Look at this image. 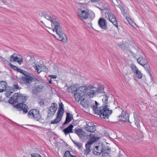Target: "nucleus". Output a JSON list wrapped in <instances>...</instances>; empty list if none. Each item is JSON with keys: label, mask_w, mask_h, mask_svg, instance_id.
I'll use <instances>...</instances> for the list:
<instances>
[{"label": "nucleus", "mask_w": 157, "mask_h": 157, "mask_svg": "<svg viewBox=\"0 0 157 157\" xmlns=\"http://www.w3.org/2000/svg\"><path fill=\"white\" fill-rule=\"evenodd\" d=\"M95 105H91L95 113L98 115H100V117L101 119H108L112 112V110L109 109L108 106L105 105L104 106L102 105L101 107H98V103L95 101Z\"/></svg>", "instance_id": "obj_1"}, {"label": "nucleus", "mask_w": 157, "mask_h": 157, "mask_svg": "<svg viewBox=\"0 0 157 157\" xmlns=\"http://www.w3.org/2000/svg\"><path fill=\"white\" fill-rule=\"evenodd\" d=\"M50 21L51 22V25L52 31L56 32L61 39H67L65 34L62 31V28L59 23L56 20L55 16H50Z\"/></svg>", "instance_id": "obj_2"}, {"label": "nucleus", "mask_w": 157, "mask_h": 157, "mask_svg": "<svg viewBox=\"0 0 157 157\" xmlns=\"http://www.w3.org/2000/svg\"><path fill=\"white\" fill-rule=\"evenodd\" d=\"M28 97L20 93L14 94L8 101L13 106L17 103H23L27 100Z\"/></svg>", "instance_id": "obj_3"}, {"label": "nucleus", "mask_w": 157, "mask_h": 157, "mask_svg": "<svg viewBox=\"0 0 157 157\" xmlns=\"http://www.w3.org/2000/svg\"><path fill=\"white\" fill-rule=\"evenodd\" d=\"M86 87L81 86L80 87L75 93V97L77 101H79L82 99L86 93Z\"/></svg>", "instance_id": "obj_4"}, {"label": "nucleus", "mask_w": 157, "mask_h": 157, "mask_svg": "<svg viewBox=\"0 0 157 157\" xmlns=\"http://www.w3.org/2000/svg\"><path fill=\"white\" fill-rule=\"evenodd\" d=\"M29 118L33 119L36 121H39L41 118L39 111L38 109H31L28 113Z\"/></svg>", "instance_id": "obj_5"}, {"label": "nucleus", "mask_w": 157, "mask_h": 157, "mask_svg": "<svg viewBox=\"0 0 157 157\" xmlns=\"http://www.w3.org/2000/svg\"><path fill=\"white\" fill-rule=\"evenodd\" d=\"M33 75L28 72L21 78L20 82L22 84H28L32 82L33 80Z\"/></svg>", "instance_id": "obj_6"}, {"label": "nucleus", "mask_w": 157, "mask_h": 157, "mask_svg": "<svg viewBox=\"0 0 157 157\" xmlns=\"http://www.w3.org/2000/svg\"><path fill=\"white\" fill-rule=\"evenodd\" d=\"M78 14L79 17L83 19H86L89 15L88 10L86 9H78Z\"/></svg>", "instance_id": "obj_7"}, {"label": "nucleus", "mask_w": 157, "mask_h": 157, "mask_svg": "<svg viewBox=\"0 0 157 157\" xmlns=\"http://www.w3.org/2000/svg\"><path fill=\"white\" fill-rule=\"evenodd\" d=\"M14 107L17 108L19 111H23L24 114L28 112V107L25 104L20 103Z\"/></svg>", "instance_id": "obj_8"}, {"label": "nucleus", "mask_w": 157, "mask_h": 157, "mask_svg": "<svg viewBox=\"0 0 157 157\" xmlns=\"http://www.w3.org/2000/svg\"><path fill=\"white\" fill-rule=\"evenodd\" d=\"M107 14L108 16L109 20L110 22H112L113 24L116 27H118V22L117 21L116 19L115 16L113 14L110 12H108L107 13Z\"/></svg>", "instance_id": "obj_9"}, {"label": "nucleus", "mask_w": 157, "mask_h": 157, "mask_svg": "<svg viewBox=\"0 0 157 157\" xmlns=\"http://www.w3.org/2000/svg\"><path fill=\"white\" fill-rule=\"evenodd\" d=\"M137 61L138 63L141 66L146 65L148 63L147 59L141 56L137 59Z\"/></svg>", "instance_id": "obj_10"}, {"label": "nucleus", "mask_w": 157, "mask_h": 157, "mask_svg": "<svg viewBox=\"0 0 157 157\" xmlns=\"http://www.w3.org/2000/svg\"><path fill=\"white\" fill-rule=\"evenodd\" d=\"M92 144H93L92 142L89 140L86 144V149L84 151L85 155H87L89 154L91 151V145Z\"/></svg>", "instance_id": "obj_11"}, {"label": "nucleus", "mask_w": 157, "mask_h": 157, "mask_svg": "<svg viewBox=\"0 0 157 157\" xmlns=\"http://www.w3.org/2000/svg\"><path fill=\"white\" fill-rule=\"evenodd\" d=\"M106 23V21L102 18H100L98 21V25L100 27L103 29H105L107 28Z\"/></svg>", "instance_id": "obj_12"}, {"label": "nucleus", "mask_w": 157, "mask_h": 157, "mask_svg": "<svg viewBox=\"0 0 157 157\" xmlns=\"http://www.w3.org/2000/svg\"><path fill=\"white\" fill-rule=\"evenodd\" d=\"M57 104L56 103H53L50 107V114L52 116L55 113L57 109Z\"/></svg>", "instance_id": "obj_13"}, {"label": "nucleus", "mask_w": 157, "mask_h": 157, "mask_svg": "<svg viewBox=\"0 0 157 157\" xmlns=\"http://www.w3.org/2000/svg\"><path fill=\"white\" fill-rule=\"evenodd\" d=\"M133 113L134 117L135 119V124L137 128H140V121L139 119V116L136 112H134Z\"/></svg>", "instance_id": "obj_14"}, {"label": "nucleus", "mask_w": 157, "mask_h": 157, "mask_svg": "<svg viewBox=\"0 0 157 157\" xmlns=\"http://www.w3.org/2000/svg\"><path fill=\"white\" fill-rule=\"evenodd\" d=\"M73 125L71 124L68 126L64 129L63 131L66 136L70 133L73 132Z\"/></svg>", "instance_id": "obj_15"}, {"label": "nucleus", "mask_w": 157, "mask_h": 157, "mask_svg": "<svg viewBox=\"0 0 157 157\" xmlns=\"http://www.w3.org/2000/svg\"><path fill=\"white\" fill-rule=\"evenodd\" d=\"M33 66L35 68L36 71L38 74H39L43 71V65L40 64V65L37 63H33Z\"/></svg>", "instance_id": "obj_16"}, {"label": "nucleus", "mask_w": 157, "mask_h": 157, "mask_svg": "<svg viewBox=\"0 0 157 157\" xmlns=\"http://www.w3.org/2000/svg\"><path fill=\"white\" fill-rule=\"evenodd\" d=\"M43 88V86L41 85H38L34 87L32 90L33 93L37 94L41 92Z\"/></svg>", "instance_id": "obj_17"}, {"label": "nucleus", "mask_w": 157, "mask_h": 157, "mask_svg": "<svg viewBox=\"0 0 157 157\" xmlns=\"http://www.w3.org/2000/svg\"><path fill=\"white\" fill-rule=\"evenodd\" d=\"M10 61H16L20 64H21L22 62V60L21 59L18 58L16 54H13L11 56Z\"/></svg>", "instance_id": "obj_18"}, {"label": "nucleus", "mask_w": 157, "mask_h": 157, "mask_svg": "<svg viewBox=\"0 0 157 157\" xmlns=\"http://www.w3.org/2000/svg\"><path fill=\"white\" fill-rule=\"evenodd\" d=\"M72 115L69 113H67L65 121L63 124V125H64L70 122L72 120Z\"/></svg>", "instance_id": "obj_19"}, {"label": "nucleus", "mask_w": 157, "mask_h": 157, "mask_svg": "<svg viewBox=\"0 0 157 157\" xmlns=\"http://www.w3.org/2000/svg\"><path fill=\"white\" fill-rule=\"evenodd\" d=\"M74 130L75 133L80 138H82L84 137V132L82 131V129L79 128L75 129Z\"/></svg>", "instance_id": "obj_20"}, {"label": "nucleus", "mask_w": 157, "mask_h": 157, "mask_svg": "<svg viewBox=\"0 0 157 157\" xmlns=\"http://www.w3.org/2000/svg\"><path fill=\"white\" fill-rule=\"evenodd\" d=\"M7 86V84L6 82L3 81H0V93L6 90Z\"/></svg>", "instance_id": "obj_21"}, {"label": "nucleus", "mask_w": 157, "mask_h": 157, "mask_svg": "<svg viewBox=\"0 0 157 157\" xmlns=\"http://www.w3.org/2000/svg\"><path fill=\"white\" fill-rule=\"evenodd\" d=\"M102 152V149H99V147L98 146H96L94 148H93V153L95 155H98L100 154Z\"/></svg>", "instance_id": "obj_22"}, {"label": "nucleus", "mask_w": 157, "mask_h": 157, "mask_svg": "<svg viewBox=\"0 0 157 157\" xmlns=\"http://www.w3.org/2000/svg\"><path fill=\"white\" fill-rule=\"evenodd\" d=\"M121 120L124 121H128L131 123L129 121V115L128 113H125L124 115L122 113Z\"/></svg>", "instance_id": "obj_23"}, {"label": "nucleus", "mask_w": 157, "mask_h": 157, "mask_svg": "<svg viewBox=\"0 0 157 157\" xmlns=\"http://www.w3.org/2000/svg\"><path fill=\"white\" fill-rule=\"evenodd\" d=\"M78 89L75 85H72L69 87L67 89V91L70 93L76 92Z\"/></svg>", "instance_id": "obj_24"}, {"label": "nucleus", "mask_w": 157, "mask_h": 157, "mask_svg": "<svg viewBox=\"0 0 157 157\" xmlns=\"http://www.w3.org/2000/svg\"><path fill=\"white\" fill-rule=\"evenodd\" d=\"M104 86L101 84H100L98 89L95 91L96 94H98L99 93H105V92L104 91Z\"/></svg>", "instance_id": "obj_25"}, {"label": "nucleus", "mask_w": 157, "mask_h": 157, "mask_svg": "<svg viewBox=\"0 0 157 157\" xmlns=\"http://www.w3.org/2000/svg\"><path fill=\"white\" fill-rule=\"evenodd\" d=\"M85 128L87 132H94L96 130L95 125L85 127Z\"/></svg>", "instance_id": "obj_26"}, {"label": "nucleus", "mask_w": 157, "mask_h": 157, "mask_svg": "<svg viewBox=\"0 0 157 157\" xmlns=\"http://www.w3.org/2000/svg\"><path fill=\"white\" fill-rule=\"evenodd\" d=\"M89 136L90 137V138L89 140L90 142H92L93 144L95 142L98 141L100 139V137L95 136L94 135H92L91 134H90Z\"/></svg>", "instance_id": "obj_27"}, {"label": "nucleus", "mask_w": 157, "mask_h": 157, "mask_svg": "<svg viewBox=\"0 0 157 157\" xmlns=\"http://www.w3.org/2000/svg\"><path fill=\"white\" fill-rule=\"evenodd\" d=\"M72 141L75 146H76L79 149L82 148V143L73 140Z\"/></svg>", "instance_id": "obj_28"}, {"label": "nucleus", "mask_w": 157, "mask_h": 157, "mask_svg": "<svg viewBox=\"0 0 157 157\" xmlns=\"http://www.w3.org/2000/svg\"><path fill=\"white\" fill-rule=\"evenodd\" d=\"M126 19L130 25H132L133 27L135 28L136 27V25L135 23L132 20V19L128 17H126Z\"/></svg>", "instance_id": "obj_29"}, {"label": "nucleus", "mask_w": 157, "mask_h": 157, "mask_svg": "<svg viewBox=\"0 0 157 157\" xmlns=\"http://www.w3.org/2000/svg\"><path fill=\"white\" fill-rule=\"evenodd\" d=\"M135 77L138 79H141L142 77V74L138 70L134 73Z\"/></svg>", "instance_id": "obj_30"}, {"label": "nucleus", "mask_w": 157, "mask_h": 157, "mask_svg": "<svg viewBox=\"0 0 157 157\" xmlns=\"http://www.w3.org/2000/svg\"><path fill=\"white\" fill-rule=\"evenodd\" d=\"M87 92L86 95H87L90 98L93 97L97 94L95 90H92L90 91L86 92Z\"/></svg>", "instance_id": "obj_31"}, {"label": "nucleus", "mask_w": 157, "mask_h": 157, "mask_svg": "<svg viewBox=\"0 0 157 157\" xmlns=\"http://www.w3.org/2000/svg\"><path fill=\"white\" fill-rule=\"evenodd\" d=\"M103 96H104L103 98L102 99V101L103 103H104L103 105V106L107 105L108 102V99L109 97L106 94H104Z\"/></svg>", "instance_id": "obj_32"}, {"label": "nucleus", "mask_w": 157, "mask_h": 157, "mask_svg": "<svg viewBox=\"0 0 157 157\" xmlns=\"http://www.w3.org/2000/svg\"><path fill=\"white\" fill-rule=\"evenodd\" d=\"M102 153H104V152L105 153H109L110 151H111V149L109 147L107 146L106 147H105L104 148H102Z\"/></svg>", "instance_id": "obj_33"}, {"label": "nucleus", "mask_w": 157, "mask_h": 157, "mask_svg": "<svg viewBox=\"0 0 157 157\" xmlns=\"http://www.w3.org/2000/svg\"><path fill=\"white\" fill-rule=\"evenodd\" d=\"M64 111L60 110H58L57 113V117L60 119H62Z\"/></svg>", "instance_id": "obj_34"}, {"label": "nucleus", "mask_w": 157, "mask_h": 157, "mask_svg": "<svg viewBox=\"0 0 157 157\" xmlns=\"http://www.w3.org/2000/svg\"><path fill=\"white\" fill-rule=\"evenodd\" d=\"M13 89H12V90L14 91H15L17 90L20 89V87L18 86V83L15 82L14 83L13 85Z\"/></svg>", "instance_id": "obj_35"}, {"label": "nucleus", "mask_w": 157, "mask_h": 157, "mask_svg": "<svg viewBox=\"0 0 157 157\" xmlns=\"http://www.w3.org/2000/svg\"><path fill=\"white\" fill-rule=\"evenodd\" d=\"M118 46L121 48H125L126 45V43L123 41H122V42H120L119 43H118Z\"/></svg>", "instance_id": "obj_36"}, {"label": "nucleus", "mask_w": 157, "mask_h": 157, "mask_svg": "<svg viewBox=\"0 0 157 157\" xmlns=\"http://www.w3.org/2000/svg\"><path fill=\"white\" fill-rule=\"evenodd\" d=\"M61 119L59 117H56V119L52 121L51 124H57L61 120Z\"/></svg>", "instance_id": "obj_37"}, {"label": "nucleus", "mask_w": 157, "mask_h": 157, "mask_svg": "<svg viewBox=\"0 0 157 157\" xmlns=\"http://www.w3.org/2000/svg\"><path fill=\"white\" fill-rule=\"evenodd\" d=\"M130 67L133 73L136 72V71H137L138 70V69L137 68L136 66L133 64H131Z\"/></svg>", "instance_id": "obj_38"}, {"label": "nucleus", "mask_w": 157, "mask_h": 157, "mask_svg": "<svg viewBox=\"0 0 157 157\" xmlns=\"http://www.w3.org/2000/svg\"><path fill=\"white\" fill-rule=\"evenodd\" d=\"M83 86L86 87V91L87 92L91 89H93L95 87L93 86V85H89L88 87L86 86Z\"/></svg>", "instance_id": "obj_39"}, {"label": "nucleus", "mask_w": 157, "mask_h": 157, "mask_svg": "<svg viewBox=\"0 0 157 157\" xmlns=\"http://www.w3.org/2000/svg\"><path fill=\"white\" fill-rule=\"evenodd\" d=\"M72 155L70 154V152L69 151H66L64 153V154L63 157H69Z\"/></svg>", "instance_id": "obj_40"}, {"label": "nucleus", "mask_w": 157, "mask_h": 157, "mask_svg": "<svg viewBox=\"0 0 157 157\" xmlns=\"http://www.w3.org/2000/svg\"><path fill=\"white\" fill-rule=\"evenodd\" d=\"M17 72H20L22 73V74H23L24 75L27 74L28 72L27 71L23 70L22 69H21L20 68L18 69Z\"/></svg>", "instance_id": "obj_41"}, {"label": "nucleus", "mask_w": 157, "mask_h": 157, "mask_svg": "<svg viewBox=\"0 0 157 157\" xmlns=\"http://www.w3.org/2000/svg\"><path fill=\"white\" fill-rule=\"evenodd\" d=\"M144 65V66H142L144 68H145L146 71L147 72H149V71H151V70H150V66L149 65Z\"/></svg>", "instance_id": "obj_42"}, {"label": "nucleus", "mask_w": 157, "mask_h": 157, "mask_svg": "<svg viewBox=\"0 0 157 157\" xmlns=\"http://www.w3.org/2000/svg\"><path fill=\"white\" fill-rule=\"evenodd\" d=\"M85 102L84 107L88 108L90 106V103L89 101L86 100Z\"/></svg>", "instance_id": "obj_43"}, {"label": "nucleus", "mask_w": 157, "mask_h": 157, "mask_svg": "<svg viewBox=\"0 0 157 157\" xmlns=\"http://www.w3.org/2000/svg\"><path fill=\"white\" fill-rule=\"evenodd\" d=\"M59 110H62L63 111H64V108H63V105L62 102H61L59 104Z\"/></svg>", "instance_id": "obj_44"}, {"label": "nucleus", "mask_w": 157, "mask_h": 157, "mask_svg": "<svg viewBox=\"0 0 157 157\" xmlns=\"http://www.w3.org/2000/svg\"><path fill=\"white\" fill-rule=\"evenodd\" d=\"M102 157H111L110 154L109 153H105L104 152V153H102Z\"/></svg>", "instance_id": "obj_45"}, {"label": "nucleus", "mask_w": 157, "mask_h": 157, "mask_svg": "<svg viewBox=\"0 0 157 157\" xmlns=\"http://www.w3.org/2000/svg\"><path fill=\"white\" fill-rule=\"evenodd\" d=\"M13 91L12 89L9 92H8L6 93V95L7 97H9L11 94L13 92Z\"/></svg>", "instance_id": "obj_46"}, {"label": "nucleus", "mask_w": 157, "mask_h": 157, "mask_svg": "<svg viewBox=\"0 0 157 157\" xmlns=\"http://www.w3.org/2000/svg\"><path fill=\"white\" fill-rule=\"evenodd\" d=\"M31 157H42L40 156V155L37 153L31 154Z\"/></svg>", "instance_id": "obj_47"}, {"label": "nucleus", "mask_w": 157, "mask_h": 157, "mask_svg": "<svg viewBox=\"0 0 157 157\" xmlns=\"http://www.w3.org/2000/svg\"><path fill=\"white\" fill-rule=\"evenodd\" d=\"M85 100L84 98L82 99L80 101V104L84 107L85 106Z\"/></svg>", "instance_id": "obj_48"}, {"label": "nucleus", "mask_w": 157, "mask_h": 157, "mask_svg": "<svg viewBox=\"0 0 157 157\" xmlns=\"http://www.w3.org/2000/svg\"><path fill=\"white\" fill-rule=\"evenodd\" d=\"M11 67H12L14 70L17 71L18 69L19 68L13 65H11Z\"/></svg>", "instance_id": "obj_49"}, {"label": "nucleus", "mask_w": 157, "mask_h": 157, "mask_svg": "<svg viewBox=\"0 0 157 157\" xmlns=\"http://www.w3.org/2000/svg\"><path fill=\"white\" fill-rule=\"evenodd\" d=\"M48 99H46L45 100H43L44 102V105H46L48 104Z\"/></svg>", "instance_id": "obj_50"}, {"label": "nucleus", "mask_w": 157, "mask_h": 157, "mask_svg": "<svg viewBox=\"0 0 157 157\" xmlns=\"http://www.w3.org/2000/svg\"><path fill=\"white\" fill-rule=\"evenodd\" d=\"M118 6V7L120 8L121 10L124 8V6L123 5V4H122L121 3L119 4Z\"/></svg>", "instance_id": "obj_51"}, {"label": "nucleus", "mask_w": 157, "mask_h": 157, "mask_svg": "<svg viewBox=\"0 0 157 157\" xmlns=\"http://www.w3.org/2000/svg\"><path fill=\"white\" fill-rule=\"evenodd\" d=\"M94 125L92 123H88L87 124H86L85 126V127H86L89 126H94Z\"/></svg>", "instance_id": "obj_52"}, {"label": "nucleus", "mask_w": 157, "mask_h": 157, "mask_svg": "<svg viewBox=\"0 0 157 157\" xmlns=\"http://www.w3.org/2000/svg\"><path fill=\"white\" fill-rule=\"evenodd\" d=\"M57 75H50V77L51 78L56 79L57 78Z\"/></svg>", "instance_id": "obj_53"}, {"label": "nucleus", "mask_w": 157, "mask_h": 157, "mask_svg": "<svg viewBox=\"0 0 157 157\" xmlns=\"http://www.w3.org/2000/svg\"><path fill=\"white\" fill-rule=\"evenodd\" d=\"M121 10V12L122 13V14H123V15H125L127 14V13H126L125 11V10H124V8H123V9H122Z\"/></svg>", "instance_id": "obj_54"}, {"label": "nucleus", "mask_w": 157, "mask_h": 157, "mask_svg": "<svg viewBox=\"0 0 157 157\" xmlns=\"http://www.w3.org/2000/svg\"><path fill=\"white\" fill-rule=\"evenodd\" d=\"M39 104L41 106H44V102L43 101H41L39 102Z\"/></svg>", "instance_id": "obj_55"}, {"label": "nucleus", "mask_w": 157, "mask_h": 157, "mask_svg": "<svg viewBox=\"0 0 157 157\" xmlns=\"http://www.w3.org/2000/svg\"><path fill=\"white\" fill-rule=\"evenodd\" d=\"M94 17L95 14L94 13H92L90 16V17L91 18V19H94Z\"/></svg>", "instance_id": "obj_56"}, {"label": "nucleus", "mask_w": 157, "mask_h": 157, "mask_svg": "<svg viewBox=\"0 0 157 157\" xmlns=\"http://www.w3.org/2000/svg\"><path fill=\"white\" fill-rule=\"evenodd\" d=\"M44 16L46 19L48 20H49V16L48 15H46V13L45 14Z\"/></svg>", "instance_id": "obj_57"}, {"label": "nucleus", "mask_w": 157, "mask_h": 157, "mask_svg": "<svg viewBox=\"0 0 157 157\" xmlns=\"http://www.w3.org/2000/svg\"><path fill=\"white\" fill-rule=\"evenodd\" d=\"M46 13H44L43 12H41L39 13V14L40 16H44V15Z\"/></svg>", "instance_id": "obj_58"}, {"label": "nucleus", "mask_w": 157, "mask_h": 157, "mask_svg": "<svg viewBox=\"0 0 157 157\" xmlns=\"http://www.w3.org/2000/svg\"><path fill=\"white\" fill-rule=\"evenodd\" d=\"M143 136L142 133H140V137L139 138V139H140V140H142V139H143Z\"/></svg>", "instance_id": "obj_59"}, {"label": "nucleus", "mask_w": 157, "mask_h": 157, "mask_svg": "<svg viewBox=\"0 0 157 157\" xmlns=\"http://www.w3.org/2000/svg\"><path fill=\"white\" fill-rule=\"evenodd\" d=\"M99 0H91V2L92 3H95L98 2Z\"/></svg>", "instance_id": "obj_60"}, {"label": "nucleus", "mask_w": 157, "mask_h": 157, "mask_svg": "<svg viewBox=\"0 0 157 157\" xmlns=\"http://www.w3.org/2000/svg\"><path fill=\"white\" fill-rule=\"evenodd\" d=\"M60 40L63 41V42L66 43L67 42V40Z\"/></svg>", "instance_id": "obj_61"}, {"label": "nucleus", "mask_w": 157, "mask_h": 157, "mask_svg": "<svg viewBox=\"0 0 157 157\" xmlns=\"http://www.w3.org/2000/svg\"><path fill=\"white\" fill-rule=\"evenodd\" d=\"M151 71H149V72H148V73H149V75H150V77H151V78L152 79V75L151 74Z\"/></svg>", "instance_id": "obj_62"}, {"label": "nucleus", "mask_w": 157, "mask_h": 157, "mask_svg": "<svg viewBox=\"0 0 157 157\" xmlns=\"http://www.w3.org/2000/svg\"><path fill=\"white\" fill-rule=\"evenodd\" d=\"M53 68L54 69H56L57 68V67L56 65H54L53 66Z\"/></svg>", "instance_id": "obj_63"}, {"label": "nucleus", "mask_w": 157, "mask_h": 157, "mask_svg": "<svg viewBox=\"0 0 157 157\" xmlns=\"http://www.w3.org/2000/svg\"><path fill=\"white\" fill-rule=\"evenodd\" d=\"M69 157H76L75 155H71V156H70Z\"/></svg>", "instance_id": "obj_64"}]
</instances>
